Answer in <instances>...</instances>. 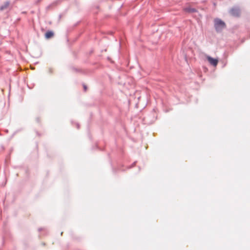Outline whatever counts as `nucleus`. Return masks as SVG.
I'll return each instance as SVG.
<instances>
[{"mask_svg": "<svg viewBox=\"0 0 250 250\" xmlns=\"http://www.w3.org/2000/svg\"><path fill=\"white\" fill-rule=\"evenodd\" d=\"M214 26L217 31H220L225 27L226 24L222 20L217 19L214 20Z\"/></svg>", "mask_w": 250, "mask_h": 250, "instance_id": "1", "label": "nucleus"}, {"mask_svg": "<svg viewBox=\"0 0 250 250\" xmlns=\"http://www.w3.org/2000/svg\"><path fill=\"white\" fill-rule=\"evenodd\" d=\"M229 12L231 15L235 17L239 16L240 13L239 9L236 8H232Z\"/></svg>", "mask_w": 250, "mask_h": 250, "instance_id": "3", "label": "nucleus"}, {"mask_svg": "<svg viewBox=\"0 0 250 250\" xmlns=\"http://www.w3.org/2000/svg\"><path fill=\"white\" fill-rule=\"evenodd\" d=\"M206 58L210 65H211L214 67H216L217 65L218 62H219L218 59L213 58L208 55H206Z\"/></svg>", "mask_w": 250, "mask_h": 250, "instance_id": "2", "label": "nucleus"}, {"mask_svg": "<svg viewBox=\"0 0 250 250\" xmlns=\"http://www.w3.org/2000/svg\"><path fill=\"white\" fill-rule=\"evenodd\" d=\"M83 88H84V90H85V91H86V86H85V85H84V86H83Z\"/></svg>", "mask_w": 250, "mask_h": 250, "instance_id": "6", "label": "nucleus"}, {"mask_svg": "<svg viewBox=\"0 0 250 250\" xmlns=\"http://www.w3.org/2000/svg\"><path fill=\"white\" fill-rule=\"evenodd\" d=\"M185 11L188 12H193L195 11V9L193 8H186Z\"/></svg>", "mask_w": 250, "mask_h": 250, "instance_id": "5", "label": "nucleus"}, {"mask_svg": "<svg viewBox=\"0 0 250 250\" xmlns=\"http://www.w3.org/2000/svg\"><path fill=\"white\" fill-rule=\"evenodd\" d=\"M54 36V33L52 31H47L45 34V37L46 39H50L53 37Z\"/></svg>", "mask_w": 250, "mask_h": 250, "instance_id": "4", "label": "nucleus"}]
</instances>
